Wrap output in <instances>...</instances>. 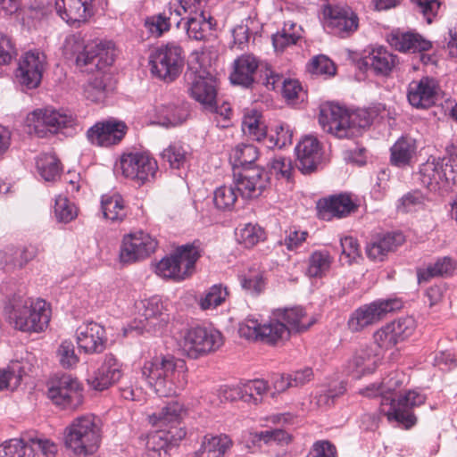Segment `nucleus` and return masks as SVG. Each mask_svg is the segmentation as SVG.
<instances>
[{
  "instance_id": "obj_48",
  "label": "nucleus",
  "mask_w": 457,
  "mask_h": 457,
  "mask_svg": "<svg viewBox=\"0 0 457 457\" xmlns=\"http://www.w3.org/2000/svg\"><path fill=\"white\" fill-rule=\"evenodd\" d=\"M169 13L170 16L166 15V12L152 16L146 19L145 27L148 29L150 33L155 37H160L164 31L170 29V20L172 19L173 14L176 17L180 16V12L177 9L172 11V6L170 4L169 6Z\"/></svg>"
},
{
  "instance_id": "obj_13",
  "label": "nucleus",
  "mask_w": 457,
  "mask_h": 457,
  "mask_svg": "<svg viewBox=\"0 0 457 457\" xmlns=\"http://www.w3.org/2000/svg\"><path fill=\"white\" fill-rule=\"evenodd\" d=\"M157 240L144 230L125 234L120 246L119 259L121 263H133L149 257L157 248Z\"/></svg>"
},
{
  "instance_id": "obj_9",
  "label": "nucleus",
  "mask_w": 457,
  "mask_h": 457,
  "mask_svg": "<svg viewBox=\"0 0 457 457\" xmlns=\"http://www.w3.org/2000/svg\"><path fill=\"white\" fill-rule=\"evenodd\" d=\"M198 259V251L194 245H182L163 257L155 265V273L165 279L179 281L192 273Z\"/></svg>"
},
{
  "instance_id": "obj_35",
  "label": "nucleus",
  "mask_w": 457,
  "mask_h": 457,
  "mask_svg": "<svg viewBox=\"0 0 457 457\" xmlns=\"http://www.w3.org/2000/svg\"><path fill=\"white\" fill-rule=\"evenodd\" d=\"M417 154L416 139L402 136L390 148V162L397 168L411 166Z\"/></svg>"
},
{
  "instance_id": "obj_3",
  "label": "nucleus",
  "mask_w": 457,
  "mask_h": 457,
  "mask_svg": "<svg viewBox=\"0 0 457 457\" xmlns=\"http://www.w3.org/2000/svg\"><path fill=\"white\" fill-rule=\"evenodd\" d=\"M367 397L380 396V412L386 416L389 421H396L399 426L409 429L417 423L413 410L425 403L426 395L417 390H409L398 396L397 399L384 395L381 383L370 384L360 391Z\"/></svg>"
},
{
  "instance_id": "obj_21",
  "label": "nucleus",
  "mask_w": 457,
  "mask_h": 457,
  "mask_svg": "<svg viewBox=\"0 0 457 457\" xmlns=\"http://www.w3.org/2000/svg\"><path fill=\"white\" fill-rule=\"evenodd\" d=\"M127 126L123 121L108 120L96 122L87 131V140L94 145L108 147L121 141L127 132Z\"/></svg>"
},
{
  "instance_id": "obj_25",
  "label": "nucleus",
  "mask_w": 457,
  "mask_h": 457,
  "mask_svg": "<svg viewBox=\"0 0 457 457\" xmlns=\"http://www.w3.org/2000/svg\"><path fill=\"white\" fill-rule=\"evenodd\" d=\"M93 1L55 0V9L67 23L79 26L93 15Z\"/></svg>"
},
{
  "instance_id": "obj_50",
  "label": "nucleus",
  "mask_w": 457,
  "mask_h": 457,
  "mask_svg": "<svg viewBox=\"0 0 457 457\" xmlns=\"http://www.w3.org/2000/svg\"><path fill=\"white\" fill-rule=\"evenodd\" d=\"M0 457H36V454L22 439L12 438L1 445Z\"/></svg>"
},
{
  "instance_id": "obj_34",
  "label": "nucleus",
  "mask_w": 457,
  "mask_h": 457,
  "mask_svg": "<svg viewBox=\"0 0 457 457\" xmlns=\"http://www.w3.org/2000/svg\"><path fill=\"white\" fill-rule=\"evenodd\" d=\"M378 357L370 348L358 350L348 361L346 372L353 378L359 379L362 376L373 373L378 367Z\"/></svg>"
},
{
  "instance_id": "obj_19",
  "label": "nucleus",
  "mask_w": 457,
  "mask_h": 457,
  "mask_svg": "<svg viewBox=\"0 0 457 457\" xmlns=\"http://www.w3.org/2000/svg\"><path fill=\"white\" fill-rule=\"evenodd\" d=\"M387 42L399 52L420 53V61L424 64L434 62V56L424 54L432 48V42L419 33L395 29L388 35Z\"/></svg>"
},
{
  "instance_id": "obj_18",
  "label": "nucleus",
  "mask_w": 457,
  "mask_h": 457,
  "mask_svg": "<svg viewBox=\"0 0 457 457\" xmlns=\"http://www.w3.org/2000/svg\"><path fill=\"white\" fill-rule=\"evenodd\" d=\"M46 66V54L38 50L26 52L20 59L16 78L20 84L29 89L39 86Z\"/></svg>"
},
{
  "instance_id": "obj_31",
  "label": "nucleus",
  "mask_w": 457,
  "mask_h": 457,
  "mask_svg": "<svg viewBox=\"0 0 457 457\" xmlns=\"http://www.w3.org/2000/svg\"><path fill=\"white\" fill-rule=\"evenodd\" d=\"M187 414V409L179 401H170L165 403L159 411L148 416L149 422L156 427L171 429L179 427Z\"/></svg>"
},
{
  "instance_id": "obj_8",
  "label": "nucleus",
  "mask_w": 457,
  "mask_h": 457,
  "mask_svg": "<svg viewBox=\"0 0 457 457\" xmlns=\"http://www.w3.org/2000/svg\"><path fill=\"white\" fill-rule=\"evenodd\" d=\"M420 180L429 191L447 192L455 183L457 163L451 158L428 159L420 167Z\"/></svg>"
},
{
  "instance_id": "obj_11",
  "label": "nucleus",
  "mask_w": 457,
  "mask_h": 457,
  "mask_svg": "<svg viewBox=\"0 0 457 457\" xmlns=\"http://www.w3.org/2000/svg\"><path fill=\"white\" fill-rule=\"evenodd\" d=\"M218 82L213 77L202 75V114L218 128H228L231 124L232 109L230 104L218 96Z\"/></svg>"
},
{
  "instance_id": "obj_5",
  "label": "nucleus",
  "mask_w": 457,
  "mask_h": 457,
  "mask_svg": "<svg viewBox=\"0 0 457 457\" xmlns=\"http://www.w3.org/2000/svg\"><path fill=\"white\" fill-rule=\"evenodd\" d=\"M102 436L101 419L91 413L84 414L73 419L65 428L64 445L76 455H91L99 448Z\"/></svg>"
},
{
  "instance_id": "obj_23",
  "label": "nucleus",
  "mask_w": 457,
  "mask_h": 457,
  "mask_svg": "<svg viewBox=\"0 0 457 457\" xmlns=\"http://www.w3.org/2000/svg\"><path fill=\"white\" fill-rule=\"evenodd\" d=\"M268 184L267 171L261 167H254L238 173L235 187L243 198H256L262 195Z\"/></svg>"
},
{
  "instance_id": "obj_22",
  "label": "nucleus",
  "mask_w": 457,
  "mask_h": 457,
  "mask_svg": "<svg viewBox=\"0 0 457 457\" xmlns=\"http://www.w3.org/2000/svg\"><path fill=\"white\" fill-rule=\"evenodd\" d=\"M76 338L79 348L88 354L102 353L107 342L104 328L94 321L79 326L76 330Z\"/></svg>"
},
{
  "instance_id": "obj_40",
  "label": "nucleus",
  "mask_w": 457,
  "mask_h": 457,
  "mask_svg": "<svg viewBox=\"0 0 457 457\" xmlns=\"http://www.w3.org/2000/svg\"><path fill=\"white\" fill-rule=\"evenodd\" d=\"M289 337V328L277 318L262 324L261 342L275 345Z\"/></svg>"
},
{
  "instance_id": "obj_53",
  "label": "nucleus",
  "mask_w": 457,
  "mask_h": 457,
  "mask_svg": "<svg viewBox=\"0 0 457 457\" xmlns=\"http://www.w3.org/2000/svg\"><path fill=\"white\" fill-rule=\"evenodd\" d=\"M265 237L264 230L258 225L248 223L237 233L239 244L246 248H251Z\"/></svg>"
},
{
  "instance_id": "obj_52",
  "label": "nucleus",
  "mask_w": 457,
  "mask_h": 457,
  "mask_svg": "<svg viewBox=\"0 0 457 457\" xmlns=\"http://www.w3.org/2000/svg\"><path fill=\"white\" fill-rule=\"evenodd\" d=\"M293 132L287 124L276 125L272 132L267 137L265 145L268 148L278 147L281 149L292 144Z\"/></svg>"
},
{
  "instance_id": "obj_44",
  "label": "nucleus",
  "mask_w": 457,
  "mask_h": 457,
  "mask_svg": "<svg viewBox=\"0 0 457 457\" xmlns=\"http://www.w3.org/2000/svg\"><path fill=\"white\" fill-rule=\"evenodd\" d=\"M199 328H186L180 332L178 339L181 351L189 358L197 359L200 356Z\"/></svg>"
},
{
  "instance_id": "obj_27",
  "label": "nucleus",
  "mask_w": 457,
  "mask_h": 457,
  "mask_svg": "<svg viewBox=\"0 0 457 457\" xmlns=\"http://www.w3.org/2000/svg\"><path fill=\"white\" fill-rule=\"evenodd\" d=\"M121 376L120 364L112 354H107L100 368L87 382L93 389L102 391L118 382Z\"/></svg>"
},
{
  "instance_id": "obj_17",
  "label": "nucleus",
  "mask_w": 457,
  "mask_h": 457,
  "mask_svg": "<svg viewBox=\"0 0 457 457\" xmlns=\"http://www.w3.org/2000/svg\"><path fill=\"white\" fill-rule=\"evenodd\" d=\"M169 314L166 313L160 298L154 296L142 302V310L137 320L130 326L131 329L138 333L161 332L169 322Z\"/></svg>"
},
{
  "instance_id": "obj_60",
  "label": "nucleus",
  "mask_w": 457,
  "mask_h": 457,
  "mask_svg": "<svg viewBox=\"0 0 457 457\" xmlns=\"http://www.w3.org/2000/svg\"><path fill=\"white\" fill-rule=\"evenodd\" d=\"M54 214L56 219L64 223L77 217V208L68 198L59 195L55 199Z\"/></svg>"
},
{
  "instance_id": "obj_29",
  "label": "nucleus",
  "mask_w": 457,
  "mask_h": 457,
  "mask_svg": "<svg viewBox=\"0 0 457 457\" xmlns=\"http://www.w3.org/2000/svg\"><path fill=\"white\" fill-rule=\"evenodd\" d=\"M259 62L253 54H242L234 61L233 71L229 75L233 85L250 88L254 83V75L257 71Z\"/></svg>"
},
{
  "instance_id": "obj_64",
  "label": "nucleus",
  "mask_w": 457,
  "mask_h": 457,
  "mask_svg": "<svg viewBox=\"0 0 457 457\" xmlns=\"http://www.w3.org/2000/svg\"><path fill=\"white\" fill-rule=\"evenodd\" d=\"M394 334V330L388 323L375 332L374 341L380 348H392L399 343Z\"/></svg>"
},
{
  "instance_id": "obj_49",
  "label": "nucleus",
  "mask_w": 457,
  "mask_h": 457,
  "mask_svg": "<svg viewBox=\"0 0 457 457\" xmlns=\"http://www.w3.org/2000/svg\"><path fill=\"white\" fill-rule=\"evenodd\" d=\"M237 191L235 186H220L213 192V204L222 211H230L237 199Z\"/></svg>"
},
{
  "instance_id": "obj_42",
  "label": "nucleus",
  "mask_w": 457,
  "mask_h": 457,
  "mask_svg": "<svg viewBox=\"0 0 457 457\" xmlns=\"http://www.w3.org/2000/svg\"><path fill=\"white\" fill-rule=\"evenodd\" d=\"M333 257L328 250H316L308 259L306 274L311 278H322L330 270Z\"/></svg>"
},
{
  "instance_id": "obj_24",
  "label": "nucleus",
  "mask_w": 457,
  "mask_h": 457,
  "mask_svg": "<svg viewBox=\"0 0 457 457\" xmlns=\"http://www.w3.org/2000/svg\"><path fill=\"white\" fill-rule=\"evenodd\" d=\"M297 168L303 174L316 170L321 161V148L316 137L306 136L295 146Z\"/></svg>"
},
{
  "instance_id": "obj_56",
  "label": "nucleus",
  "mask_w": 457,
  "mask_h": 457,
  "mask_svg": "<svg viewBox=\"0 0 457 457\" xmlns=\"http://www.w3.org/2000/svg\"><path fill=\"white\" fill-rule=\"evenodd\" d=\"M240 283L247 294L257 296L264 291L266 278L262 271H254L241 277Z\"/></svg>"
},
{
  "instance_id": "obj_33",
  "label": "nucleus",
  "mask_w": 457,
  "mask_h": 457,
  "mask_svg": "<svg viewBox=\"0 0 457 457\" xmlns=\"http://www.w3.org/2000/svg\"><path fill=\"white\" fill-rule=\"evenodd\" d=\"M397 57L384 47H378L362 58L361 64L376 75L387 76L396 63Z\"/></svg>"
},
{
  "instance_id": "obj_30",
  "label": "nucleus",
  "mask_w": 457,
  "mask_h": 457,
  "mask_svg": "<svg viewBox=\"0 0 457 457\" xmlns=\"http://www.w3.org/2000/svg\"><path fill=\"white\" fill-rule=\"evenodd\" d=\"M355 208L350 196L346 195H331L329 198L320 200L317 204L319 217L324 220L332 218H342L348 215Z\"/></svg>"
},
{
  "instance_id": "obj_12",
  "label": "nucleus",
  "mask_w": 457,
  "mask_h": 457,
  "mask_svg": "<svg viewBox=\"0 0 457 457\" xmlns=\"http://www.w3.org/2000/svg\"><path fill=\"white\" fill-rule=\"evenodd\" d=\"M116 170L122 176L143 185L154 178L158 166L156 161L146 153L131 152L120 156Z\"/></svg>"
},
{
  "instance_id": "obj_61",
  "label": "nucleus",
  "mask_w": 457,
  "mask_h": 457,
  "mask_svg": "<svg viewBox=\"0 0 457 457\" xmlns=\"http://www.w3.org/2000/svg\"><path fill=\"white\" fill-rule=\"evenodd\" d=\"M311 73L315 75L334 76L336 74V66L334 62L325 55H318L312 59L308 66Z\"/></svg>"
},
{
  "instance_id": "obj_62",
  "label": "nucleus",
  "mask_w": 457,
  "mask_h": 457,
  "mask_svg": "<svg viewBox=\"0 0 457 457\" xmlns=\"http://www.w3.org/2000/svg\"><path fill=\"white\" fill-rule=\"evenodd\" d=\"M390 325L399 343L411 337L416 328L415 320L411 317L400 318L390 322Z\"/></svg>"
},
{
  "instance_id": "obj_26",
  "label": "nucleus",
  "mask_w": 457,
  "mask_h": 457,
  "mask_svg": "<svg viewBox=\"0 0 457 457\" xmlns=\"http://www.w3.org/2000/svg\"><path fill=\"white\" fill-rule=\"evenodd\" d=\"M187 435L184 428L171 427V429L161 428L147 436L146 449L148 452L157 453L158 457L167 454L170 446L177 445Z\"/></svg>"
},
{
  "instance_id": "obj_20",
  "label": "nucleus",
  "mask_w": 457,
  "mask_h": 457,
  "mask_svg": "<svg viewBox=\"0 0 457 457\" xmlns=\"http://www.w3.org/2000/svg\"><path fill=\"white\" fill-rule=\"evenodd\" d=\"M440 93L441 90L436 79L423 77L409 84L407 99L410 104L417 109H428L436 104Z\"/></svg>"
},
{
  "instance_id": "obj_39",
  "label": "nucleus",
  "mask_w": 457,
  "mask_h": 457,
  "mask_svg": "<svg viewBox=\"0 0 457 457\" xmlns=\"http://www.w3.org/2000/svg\"><path fill=\"white\" fill-rule=\"evenodd\" d=\"M184 80L189 95L200 102V54L196 51L189 57Z\"/></svg>"
},
{
  "instance_id": "obj_6",
  "label": "nucleus",
  "mask_w": 457,
  "mask_h": 457,
  "mask_svg": "<svg viewBox=\"0 0 457 457\" xmlns=\"http://www.w3.org/2000/svg\"><path fill=\"white\" fill-rule=\"evenodd\" d=\"M10 320L15 328L24 332H41L46 328L51 318V310L46 301L37 299H13Z\"/></svg>"
},
{
  "instance_id": "obj_28",
  "label": "nucleus",
  "mask_w": 457,
  "mask_h": 457,
  "mask_svg": "<svg viewBox=\"0 0 457 457\" xmlns=\"http://www.w3.org/2000/svg\"><path fill=\"white\" fill-rule=\"evenodd\" d=\"M403 242L404 237L401 232L378 234L367 244V256L373 261L382 262L388 253L395 251Z\"/></svg>"
},
{
  "instance_id": "obj_7",
  "label": "nucleus",
  "mask_w": 457,
  "mask_h": 457,
  "mask_svg": "<svg viewBox=\"0 0 457 457\" xmlns=\"http://www.w3.org/2000/svg\"><path fill=\"white\" fill-rule=\"evenodd\" d=\"M149 66L153 76L166 83L173 82L184 66L183 49L174 42L162 45L151 52Z\"/></svg>"
},
{
  "instance_id": "obj_57",
  "label": "nucleus",
  "mask_w": 457,
  "mask_h": 457,
  "mask_svg": "<svg viewBox=\"0 0 457 457\" xmlns=\"http://www.w3.org/2000/svg\"><path fill=\"white\" fill-rule=\"evenodd\" d=\"M227 295V287L222 284L212 286L204 297H202V310L215 309L225 302Z\"/></svg>"
},
{
  "instance_id": "obj_4",
  "label": "nucleus",
  "mask_w": 457,
  "mask_h": 457,
  "mask_svg": "<svg viewBox=\"0 0 457 457\" xmlns=\"http://www.w3.org/2000/svg\"><path fill=\"white\" fill-rule=\"evenodd\" d=\"M63 53L75 57L76 64L86 71L94 69L103 70L113 63L115 58L114 45L111 41H91L86 43L80 34L70 35L63 44Z\"/></svg>"
},
{
  "instance_id": "obj_1",
  "label": "nucleus",
  "mask_w": 457,
  "mask_h": 457,
  "mask_svg": "<svg viewBox=\"0 0 457 457\" xmlns=\"http://www.w3.org/2000/svg\"><path fill=\"white\" fill-rule=\"evenodd\" d=\"M373 121L372 113L367 109L349 112L331 102L320 106L319 123L322 129L337 138H353L362 134Z\"/></svg>"
},
{
  "instance_id": "obj_10",
  "label": "nucleus",
  "mask_w": 457,
  "mask_h": 457,
  "mask_svg": "<svg viewBox=\"0 0 457 457\" xmlns=\"http://www.w3.org/2000/svg\"><path fill=\"white\" fill-rule=\"evenodd\" d=\"M323 25L328 34L345 39L358 31L360 18L349 5L328 4L323 7Z\"/></svg>"
},
{
  "instance_id": "obj_45",
  "label": "nucleus",
  "mask_w": 457,
  "mask_h": 457,
  "mask_svg": "<svg viewBox=\"0 0 457 457\" xmlns=\"http://www.w3.org/2000/svg\"><path fill=\"white\" fill-rule=\"evenodd\" d=\"M37 169L41 178L46 181H54L60 176L59 160L54 154H42L37 158Z\"/></svg>"
},
{
  "instance_id": "obj_55",
  "label": "nucleus",
  "mask_w": 457,
  "mask_h": 457,
  "mask_svg": "<svg viewBox=\"0 0 457 457\" xmlns=\"http://www.w3.org/2000/svg\"><path fill=\"white\" fill-rule=\"evenodd\" d=\"M242 129L245 134L251 137L253 140L262 141L264 143L267 139V130L265 125L260 120L259 117L255 115H246L244 117L242 122Z\"/></svg>"
},
{
  "instance_id": "obj_51",
  "label": "nucleus",
  "mask_w": 457,
  "mask_h": 457,
  "mask_svg": "<svg viewBox=\"0 0 457 457\" xmlns=\"http://www.w3.org/2000/svg\"><path fill=\"white\" fill-rule=\"evenodd\" d=\"M188 151L179 143L170 144L162 154V159L167 162L170 168L179 169L184 166L187 159Z\"/></svg>"
},
{
  "instance_id": "obj_14",
  "label": "nucleus",
  "mask_w": 457,
  "mask_h": 457,
  "mask_svg": "<svg viewBox=\"0 0 457 457\" xmlns=\"http://www.w3.org/2000/svg\"><path fill=\"white\" fill-rule=\"evenodd\" d=\"M29 126L38 137H46L62 128L72 127L75 118L65 112L54 108L37 109L28 117Z\"/></svg>"
},
{
  "instance_id": "obj_38",
  "label": "nucleus",
  "mask_w": 457,
  "mask_h": 457,
  "mask_svg": "<svg viewBox=\"0 0 457 457\" xmlns=\"http://www.w3.org/2000/svg\"><path fill=\"white\" fill-rule=\"evenodd\" d=\"M258 156L259 151L255 145L240 144L232 151L229 160L234 169L241 168L242 170H245V169L258 167L254 164Z\"/></svg>"
},
{
  "instance_id": "obj_47",
  "label": "nucleus",
  "mask_w": 457,
  "mask_h": 457,
  "mask_svg": "<svg viewBox=\"0 0 457 457\" xmlns=\"http://www.w3.org/2000/svg\"><path fill=\"white\" fill-rule=\"evenodd\" d=\"M222 334L212 324H202V354L219 350L223 345Z\"/></svg>"
},
{
  "instance_id": "obj_15",
  "label": "nucleus",
  "mask_w": 457,
  "mask_h": 457,
  "mask_svg": "<svg viewBox=\"0 0 457 457\" xmlns=\"http://www.w3.org/2000/svg\"><path fill=\"white\" fill-rule=\"evenodd\" d=\"M47 395L54 404L68 409L78 408L83 400L79 382L70 374L54 378L49 383Z\"/></svg>"
},
{
  "instance_id": "obj_59",
  "label": "nucleus",
  "mask_w": 457,
  "mask_h": 457,
  "mask_svg": "<svg viewBox=\"0 0 457 457\" xmlns=\"http://www.w3.org/2000/svg\"><path fill=\"white\" fill-rule=\"evenodd\" d=\"M56 355L60 365L63 369H72L79 361V356L75 353L74 345L70 340H64L61 343L57 348Z\"/></svg>"
},
{
  "instance_id": "obj_46",
  "label": "nucleus",
  "mask_w": 457,
  "mask_h": 457,
  "mask_svg": "<svg viewBox=\"0 0 457 457\" xmlns=\"http://www.w3.org/2000/svg\"><path fill=\"white\" fill-rule=\"evenodd\" d=\"M24 370L20 361H12L6 369L0 370V390L16 389L21 382Z\"/></svg>"
},
{
  "instance_id": "obj_58",
  "label": "nucleus",
  "mask_w": 457,
  "mask_h": 457,
  "mask_svg": "<svg viewBox=\"0 0 457 457\" xmlns=\"http://www.w3.org/2000/svg\"><path fill=\"white\" fill-rule=\"evenodd\" d=\"M106 94L107 86L103 76L95 77L84 87L85 97L95 103L103 102Z\"/></svg>"
},
{
  "instance_id": "obj_43",
  "label": "nucleus",
  "mask_w": 457,
  "mask_h": 457,
  "mask_svg": "<svg viewBox=\"0 0 457 457\" xmlns=\"http://www.w3.org/2000/svg\"><path fill=\"white\" fill-rule=\"evenodd\" d=\"M232 446V440L227 435L205 436L202 442V457H222Z\"/></svg>"
},
{
  "instance_id": "obj_36",
  "label": "nucleus",
  "mask_w": 457,
  "mask_h": 457,
  "mask_svg": "<svg viewBox=\"0 0 457 457\" xmlns=\"http://www.w3.org/2000/svg\"><path fill=\"white\" fill-rule=\"evenodd\" d=\"M101 210L104 218L113 223L122 222L129 213V207L119 194L103 195Z\"/></svg>"
},
{
  "instance_id": "obj_37",
  "label": "nucleus",
  "mask_w": 457,
  "mask_h": 457,
  "mask_svg": "<svg viewBox=\"0 0 457 457\" xmlns=\"http://www.w3.org/2000/svg\"><path fill=\"white\" fill-rule=\"evenodd\" d=\"M188 117L185 104H162L156 110V123L162 127H175L182 124Z\"/></svg>"
},
{
  "instance_id": "obj_32",
  "label": "nucleus",
  "mask_w": 457,
  "mask_h": 457,
  "mask_svg": "<svg viewBox=\"0 0 457 457\" xmlns=\"http://www.w3.org/2000/svg\"><path fill=\"white\" fill-rule=\"evenodd\" d=\"M273 316L286 322L289 332L305 331L316 322L315 318L309 316L302 306L277 309L273 312Z\"/></svg>"
},
{
  "instance_id": "obj_41",
  "label": "nucleus",
  "mask_w": 457,
  "mask_h": 457,
  "mask_svg": "<svg viewBox=\"0 0 457 457\" xmlns=\"http://www.w3.org/2000/svg\"><path fill=\"white\" fill-rule=\"evenodd\" d=\"M241 388L243 402L247 404L259 405L262 403L263 395L268 392V381L262 378L242 380Z\"/></svg>"
},
{
  "instance_id": "obj_16",
  "label": "nucleus",
  "mask_w": 457,
  "mask_h": 457,
  "mask_svg": "<svg viewBox=\"0 0 457 457\" xmlns=\"http://www.w3.org/2000/svg\"><path fill=\"white\" fill-rule=\"evenodd\" d=\"M401 303L395 299L378 300L356 309L348 320V328L353 332L361 331L364 328L378 322L387 312L399 309Z\"/></svg>"
},
{
  "instance_id": "obj_63",
  "label": "nucleus",
  "mask_w": 457,
  "mask_h": 457,
  "mask_svg": "<svg viewBox=\"0 0 457 457\" xmlns=\"http://www.w3.org/2000/svg\"><path fill=\"white\" fill-rule=\"evenodd\" d=\"M262 323L254 318L248 317L240 323L238 333L248 340L261 341Z\"/></svg>"
},
{
  "instance_id": "obj_2",
  "label": "nucleus",
  "mask_w": 457,
  "mask_h": 457,
  "mask_svg": "<svg viewBox=\"0 0 457 457\" xmlns=\"http://www.w3.org/2000/svg\"><path fill=\"white\" fill-rule=\"evenodd\" d=\"M186 363L172 355L155 356L145 361L142 376L161 397L176 395L186 384Z\"/></svg>"
},
{
  "instance_id": "obj_54",
  "label": "nucleus",
  "mask_w": 457,
  "mask_h": 457,
  "mask_svg": "<svg viewBox=\"0 0 457 457\" xmlns=\"http://www.w3.org/2000/svg\"><path fill=\"white\" fill-rule=\"evenodd\" d=\"M183 11L187 14L184 29L189 39L198 41L200 39V12L199 6L181 5Z\"/></svg>"
}]
</instances>
